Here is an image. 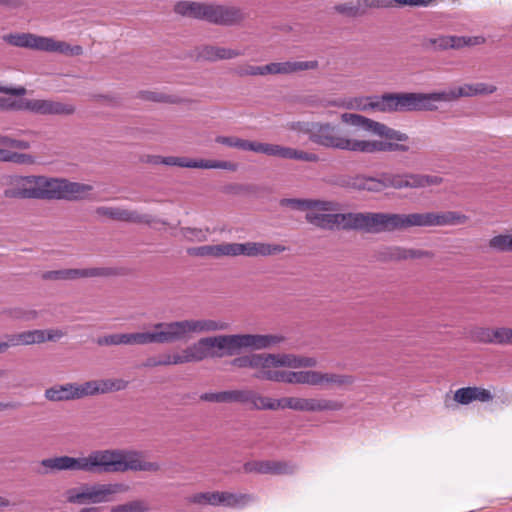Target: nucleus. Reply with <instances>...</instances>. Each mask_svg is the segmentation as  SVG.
Instances as JSON below:
<instances>
[{
    "label": "nucleus",
    "mask_w": 512,
    "mask_h": 512,
    "mask_svg": "<svg viewBox=\"0 0 512 512\" xmlns=\"http://www.w3.org/2000/svg\"><path fill=\"white\" fill-rule=\"evenodd\" d=\"M39 474L80 471L90 474L124 473L127 471L158 472V462L146 461L141 452L126 449L93 450L86 456H56L40 461Z\"/></svg>",
    "instance_id": "f257e3e1"
},
{
    "label": "nucleus",
    "mask_w": 512,
    "mask_h": 512,
    "mask_svg": "<svg viewBox=\"0 0 512 512\" xmlns=\"http://www.w3.org/2000/svg\"><path fill=\"white\" fill-rule=\"evenodd\" d=\"M317 364L318 361L315 357L292 353H252L234 358L231 361V365L234 367L255 370L254 377L256 379L280 383H285L287 371L278 370L277 368H314Z\"/></svg>",
    "instance_id": "f03ea898"
},
{
    "label": "nucleus",
    "mask_w": 512,
    "mask_h": 512,
    "mask_svg": "<svg viewBox=\"0 0 512 512\" xmlns=\"http://www.w3.org/2000/svg\"><path fill=\"white\" fill-rule=\"evenodd\" d=\"M245 404H249L255 410H279L290 409L304 413H321L340 411L343 403L337 400L324 397H283L273 399L271 397L262 396L259 393L246 389Z\"/></svg>",
    "instance_id": "7ed1b4c3"
},
{
    "label": "nucleus",
    "mask_w": 512,
    "mask_h": 512,
    "mask_svg": "<svg viewBox=\"0 0 512 512\" xmlns=\"http://www.w3.org/2000/svg\"><path fill=\"white\" fill-rule=\"evenodd\" d=\"M410 228V214L348 212L347 230L370 234L402 231Z\"/></svg>",
    "instance_id": "20e7f679"
},
{
    "label": "nucleus",
    "mask_w": 512,
    "mask_h": 512,
    "mask_svg": "<svg viewBox=\"0 0 512 512\" xmlns=\"http://www.w3.org/2000/svg\"><path fill=\"white\" fill-rule=\"evenodd\" d=\"M327 105L345 106L349 109L360 111L378 110L390 111H417V93H388L382 96L358 97L350 100L347 104L338 101H329Z\"/></svg>",
    "instance_id": "39448f33"
},
{
    "label": "nucleus",
    "mask_w": 512,
    "mask_h": 512,
    "mask_svg": "<svg viewBox=\"0 0 512 512\" xmlns=\"http://www.w3.org/2000/svg\"><path fill=\"white\" fill-rule=\"evenodd\" d=\"M175 12L224 26L237 24L244 19L243 12L237 7L191 1L178 2L175 5Z\"/></svg>",
    "instance_id": "423d86ee"
},
{
    "label": "nucleus",
    "mask_w": 512,
    "mask_h": 512,
    "mask_svg": "<svg viewBox=\"0 0 512 512\" xmlns=\"http://www.w3.org/2000/svg\"><path fill=\"white\" fill-rule=\"evenodd\" d=\"M292 128L307 134L309 139L319 146L362 152L363 140L349 139L338 135L336 127L330 123L298 122Z\"/></svg>",
    "instance_id": "0eeeda50"
},
{
    "label": "nucleus",
    "mask_w": 512,
    "mask_h": 512,
    "mask_svg": "<svg viewBox=\"0 0 512 512\" xmlns=\"http://www.w3.org/2000/svg\"><path fill=\"white\" fill-rule=\"evenodd\" d=\"M218 358L233 356L243 348L261 350L276 346L284 337L274 334H234L214 336Z\"/></svg>",
    "instance_id": "6e6552de"
},
{
    "label": "nucleus",
    "mask_w": 512,
    "mask_h": 512,
    "mask_svg": "<svg viewBox=\"0 0 512 512\" xmlns=\"http://www.w3.org/2000/svg\"><path fill=\"white\" fill-rule=\"evenodd\" d=\"M3 40L14 47L32 49L43 52L59 53L65 56H79L83 53L80 45H71L53 37L39 36L33 33H10Z\"/></svg>",
    "instance_id": "1a4fd4ad"
},
{
    "label": "nucleus",
    "mask_w": 512,
    "mask_h": 512,
    "mask_svg": "<svg viewBox=\"0 0 512 512\" xmlns=\"http://www.w3.org/2000/svg\"><path fill=\"white\" fill-rule=\"evenodd\" d=\"M339 209V203L335 201L311 200L305 219L324 230H347L348 213H334Z\"/></svg>",
    "instance_id": "9d476101"
},
{
    "label": "nucleus",
    "mask_w": 512,
    "mask_h": 512,
    "mask_svg": "<svg viewBox=\"0 0 512 512\" xmlns=\"http://www.w3.org/2000/svg\"><path fill=\"white\" fill-rule=\"evenodd\" d=\"M128 490L129 486L123 483L84 485L67 490L66 500L78 505L105 503L112 501L115 494Z\"/></svg>",
    "instance_id": "9b49d317"
},
{
    "label": "nucleus",
    "mask_w": 512,
    "mask_h": 512,
    "mask_svg": "<svg viewBox=\"0 0 512 512\" xmlns=\"http://www.w3.org/2000/svg\"><path fill=\"white\" fill-rule=\"evenodd\" d=\"M286 384H299L320 387H343L354 383V377L345 374L321 372L317 370L287 371Z\"/></svg>",
    "instance_id": "f8f14e48"
},
{
    "label": "nucleus",
    "mask_w": 512,
    "mask_h": 512,
    "mask_svg": "<svg viewBox=\"0 0 512 512\" xmlns=\"http://www.w3.org/2000/svg\"><path fill=\"white\" fill-rule=\"evenodd\" d=\"M170 323L172 341H187L193 334L224 331L229 328V323L216 319H186Z\"/></svg>",
    "instance_id": "ddd939ff"
},
{
    "label": "nucleus",
    "mask_w": 512,
    "mask_h": 512,
    "mask_svg": "<svg viewBox=\"0 0 512 512\" xmlns=\"http://www.w3.org/2000/svg\"><path fill=\"white\" fill-rule=\"evenodd\" d=\"M30 148L31 143L29 141L0 133V162L21 166L34 165L36 157L22 152Z\"/></svg>",
    "instance_id": "4468645a"
},
{
    "label": "nucleus",
    "mask_w": 512,
    "mask_h": 512,
    "mask_svg": "<svg viewBox=\"0 0 512 512\" xmlns=\"http://www.w3.org/2000/svg\"><path fill=\"white\" fill-rule=\"evenodd\" d=\"M215 338L205 337L185 347L180 352L171 353L172 365L199 362L206 358H218Z\"/></svg>",
    "instance_id": "2eb2a0df"
},
{
    "label": "nucleus",
    "mask_w": 512,
    "mask_h": 512,
    "mask_svg": "<svg viewBox=\"0 0 512 512\" xmlns=\"http://www.w3.org/2000/svg\"><path fill=\"white\" fill-rule=\"evenodd\" d=\"M341 120L346 124L358 127L364 131L370 132V133L380 136V137H384L389 140H394V141H398V142H406L409 139L407 134H405L401 131L389 128L382 123L373 121V120L366 118L359 114L343 113L341 115Z\"/></svg>",
    "instance_id": "dca6fc26"
},
{
    "label": "nucleus",
    "mask_w": 512,
    "mask_h": 512,
    "mask_svg": "<svg viewBox=\"0 0 512 512\" xmlns=\"http://www.w3.org/2000/svg\"><path fill=\"white\" fill-rule=\"evenodd\" d=\"M468 216L456 211L410 213L411 227L454 226L465 224Z\"/></svg>",
    "instance_id": "f3484780"
},
{
    "label": "nucleus",
    "mask_w": 512,
    "mask_h": 512,
    "mask_svg": "<svg viewBox=\"0 0 512 512\" xmlns=\"http://www.w3.org/2000/svg\"><path fill=\"white\" fill-rule=\"evenodd\" d=\"M153 343H173L169 322L155 323L151 331L126 333V345H147Z\"/></svg>",
    "instance_id": "a211bd4d"
},
{
    "label": "nucleus",
    "mask_w": 512,
    "mask_h": 512,
    "mask_svg": "<svg viewBox=\"0 0 512 512\" xmlns=\"http://www.w3.org/2000/svg\"><path fill=\"white\" fill-rule=\"evenodd\" d=\"M19 110H26L40 115H70L74 113L72 104L51 99H20Z\"/></svg>",
    "instance_id": "6ab92c4d"
},
{
    "label": "nucleus",
    "mask_w": 512,
    "mask_h": 512,
    "mask_svg": "<svg viewBox=\"0 0 512 512\" xmlns=\"http://www.w3.org/2000/svg\"><path fill=\"white\" fill-rule=\"evenodd\" d=\"M115 271L109 267H92L83 269H60L45 271L41 274L43 280H76L80 278L107 277L114 275Z\"/></svg>",
    "instance_id": "aec40b11"
},
{
    "label": "nucleus",
    "mask_w": 512,
    "mask_h": 512,
    "mask_svg": "<svg viewBox=\"0 0 512 512\" xmlns=\"http://www.w3.org/2000/svg\"><path fill=\"white\" fill-rule=\"evenodd\" d=\"M485 41L482 36H445L429 37L423 40V47L429 50L440 51L446 49H459L465 46H475L483 44Z\"/></svg>",
    "instance_id": "412c9836"
},
{
    "label": "nucleus",
    "mask_w": 512,
    "mask_h": 512,
    "mask_svg": "<svg viewBox=\"0 0 512 512\" xmlns=\"http://www.w3.org/2000/svg\"><path fill=\"white\" fill-rule=\"evenodd\" d=\"M286 247L280 244H271L264 242H245V243H230V256H271L282 253Z\"/></svg>",
    "instance_id": "4be33fe9"
},
{
    "label": "nucleus",
    "mask_w": 512,
    "mask_h": 512,
    "mask_svg": "<svg viewBox=\"0 0 512 512\" xmlns=\"http://www.w3.org/2000/svg\"><path fill=\"white\" fill-rule=\"evenodd\" d=\"M95 214L101 218L129 223L150 224L152 222V217L148 214H141L136 210L121 207L100 206L95 209Z\"/></svg>",
    "instance_id": "5701e85b"
},
{
    "label": "nucleus",
    "mask_w": 512,
    "mask_h": 512,
    "mask_svg": "<svg viewBox=\"0 0 512 512\" xmlns=\"http://www.w3.org/2000/svg\"><path fill=\"white\" fill-rule=\"evenodd\" d=\"M7 198L36 199V176H14L5 189Z\"/></svg>",
    "instance_id": "b1692460"
},
{
    "label": "nucleus",
    "mask_w": 512,
    "mask_h": 512,
    "mask_svg": "<svg viewBox=\"0 0 512 512\" xmlns=\"http://www.w3.org/2000/svg\"><path fill=\"white\" fill-rule=\"evenodd\" d=\"M395 174L383 173L379 177L354 176L352 189L368 192H381L387 188H394Z\"/></svg>",
    "instance_id": "393cba45"
},
{
    "label": "nucleus",
    "mask_w": 512,
    "mask_h": 512,
    "mask_svg": "<svg viewBox=\"0 0 512 512\" xmlns=\"http://www.w3.org/2000/svg\"><path fill=\"white\" fill-rule=\"evenodd\" d=\"M246 473H259V474H292L295 470L294 465L283 461H248L243 465Z\"/></svg>",
    "instance_id": "a878e982"
},
{
    "label": "nucleus",
    "mask_w": 512,
    "mask_h": 512,
    "mask_svg": "<svg viewBox=\"0 0 512 512\" xmlns=\"http://www.w3.org/2000/svg\"><path fill=\"white\" fill-rule=\"evenodd\" d=\"M443 178L437 175L424 174H395L394 189L402 188H424L427 186L440 185Z\"/></svg>",
    "instance_id": "bb28decb"
},
{
    "label": "nucleus",
    "mask_w": 512,
    "mask_h": 512,
    "mask_svg": "<svg viewBox=\"0 0 512 512\" xmlns=\"http://www.w3.org/2000/svg\"><path fill=\"white\" fill-rule=\"evenodd\" d=\"M319 66L317 60L272 62L265 65L266 75H290L306 70H315Z\"/></svg>",
    "instance_id": "cd10ccee"
},
{
    "label": "nucleus",
    "mask_w": 512,
    "mask_h": 512,
    "mask_svg": "<svg viewBox=\"0 0 512 512\" xmlns=\"http://www.w3.org/2000/svg\"><path fill=\"white\" fill-rule=\"evenodd\" d=\"M64 179L36 176V199H63Z\"/></svg>",
    "instance_id": "c85d7f7f"
},
{
    "label": "nucleus",
    "mask_w": 512,
    "mask_h": 512,
    "mask_svg": "<svg viewBox=\"0 0 512 512\" xmlns=\"http://www.w3.org/2000/svg\"><path fill=\"white\" fill-rule=\"evenodd\" d=\"M244 55V52L227 47L204 45L198 49L197 58L205 61L216 62L219 60H230Z\"/></svg>",
    "instance_id": "c756f323"
},
{
    "label": "nucleus",
    "mask_w": 512,
    "mask_h": 512,
    "mask_svg": "<svg viewBox=\"0 0 512 512\" xmlns=\"http://www.w3.org/2000/svg\"><path fill=\"white\" fill-rule=\"evenodd\" d=\"M493 398L494 396L489 389L477 386L459 388L454 393L455 402L461 405H468L474 401L490 402Z\"/></svg>",
    "instance_id": "7c9ffc66"
},
{
    "label": "nucleus",
    "mask_w": 512,
    "mask_h": 512,
    "mask_svg": "<svg viewBox=\"0 0 512 512\" xmlns=\"http://www.w3.org/2000/svg\"><path fill=\"white\" fill-rule=\"evenodd\" d=\"M246 389H235L220 392H206L200 395V400L213 403L245 404Z\"/></svg>",
    "instance_id": "2f4dec72"
},
{
    "label": "nucleus",
    "mask_w": 512,
    "mask_h": 512,
    "mask_svg": "<svg viewBox=\"0 0 512 512\" xmlns=\"http://www.w3.org/2000/svg\"><path fill=\"white\" fill-rule=\"evenodd\" d=\"M4 338L9 341L10 347L44 343L43 332L41 329L28 330L15 334H6L4 335Z\"/></svg>",
    "instance_id": "473e14b6"
},
{
    "label": "nucleus",
    "mask_w": 512,
    "mask_h": 512,
    "mask_svg": "<svg viewBox=\"0 0 512 512\" xmlns=\"http://www.w3.org/2000/svg\"><path fill=\"white\" fill-rule=\"evenodd\" d=\"M254 502V496L247 493L221 491V505L227 508L242 509Z\"/></svg>",
    "instance_id": "72a5a7b5"
},
{
    "label": "nucleus",
    "mask_w": 512,
    "mask_h": 512,
    "mask_svg": "<svg viewBox=\"0 0 512 512\" xmlns=\"http://www.w3.org/2000/svg\"><path fill=\"white\" fill-rule=\"evenodd\" d=\"M409 146L402 143L383 142V141H369L363 140L362 152L363 153H374V152H407Z\"/></svg>",
    "instance_id": "f704fd0d"
},
{
    "label": "nucleus",
    "mask_w": 512,
    "mask_h": 512,
    "mask_svg": "<svg viewBox=\"0 0 512 512\" xmlns=\"http://www.w3.org/2000/svg\"><path fill=\"white\" fill-rule=\"evenodd\" d=\"M417 111H433L437 109L438 102H448L446 90L432 93H417Z\"/></svg>",
    "instance_id": "c9c22d12"
},
{
    "label": "nucleus",
    "mask_w": 512,
    "mask_h": 512,
    "mask_svg": "<svg viewBox=\"0 0 512 512\" xmlns=\"http://www.w3.org/2000/svg\"><path fill=\"white\" fill-rule=\"evenodd\" d=\"M45 398L53 402L75 400L74 383L55 385L46 389Z\"/></svg>",
    "instance_id": "e433bc0d"
},
{
    "label": "nucleus",
    "mask_w": 512,
    "mask_h": 512,
    "mask_svg": "<svg viewBox=\"0 0 512 512\" xmlns=\"http://www.w3.org/2000/svg\"><path fill=\"white\" fill-rule=\"evenodd\" d=\"M189 254L200 257L230 256V243H222L217 245H204L189 250Z\"/></svg>",
    "instance_id": "4c0bfd02"
},
{
    "label": "nucleus",
    "mask_w": 512,
    "mask_h": 512,
    "mask_svg": "<svg viewBox=\"0 0 512 512\" xmlns=\"http://www.w3.org/2000/svg\"><path fill=\"white\" fill-rule=\"evenodd\" d=\"M296 149L277 144L258 142L256 153H262L268 156L280 157L283 159H295Z\"/></svg>",
    "instance_id": "58836bf2"
},
{
    "label": "nucleus",
    "mask_w": 512,
    "mask_h": 512,
    "mask_svg": "<svg viewBox=\"0 0 512 512\" xmlns=\"http://www.w3.org/2000/svg\"><path fill=\"white\" fill-rule=\"evenodd\" d=\"M92 186L77 182H70L64 179L63 199L65 200H80L88 196Z\"/></svg>",
    "instance_id": "ea45409f"
},
{
    "label": "nucleus",
    "mask_w": 512,
    "mask_h": 512,
    "mask_svg": "<svg viewBox=\"0 0 512 512\" xmlns=\"http://www.w3.org/2000/svg\"><path fill=\"white\" fill-rule=\"evenodd\" d=\"M215 142L231 148L243 151H257V141H249L235 136H217Z\"/></svg>",
    "instance_id": "a19ab883"
},
{
    "label": "nucleus",
    "mask_w": 512,
    "mask_h": 512,
    "mask_svg": "<svg viewBox=\"0 0 512 512\" xmlns=\"http://www.w3.org/2000/svg\"><path fill=\"white\" fill-rule=\"evenodd\" d=\"M188 501L192 504L196 505H211V506H220L221 505V491H213V492H198L192 494L188 497Z\"/></svg>",
    "instance_id": "79ce46f5"
},
{
    "label": "nucleus",
    "mask_w": 512,
    "mask_h": 512,
    "mask_svg": "<svg viewBox=\"0 0 512 512\" xmlns=\"http://www.w3.org/2000/svg\"><path fill=\"white\" fill-rule=\"evenodd\" d=\"M96 381L99 394L121 391L128 386V382L123 379H100Z\"/></svg>",
    "instance_id": "37998d69"
},
{
    "label": "nucleus",
    "mask_w": 512,
    "mask_h": 512,
    "mask_svg": "<svg viewBox=\"0 0 512 512\" xmlns=\"http://www.w3.org/2000/svg\"><path fill=\"white\" fill-rule=\"evenodd\" d=\"M490 249L497 252H512V234H499L489 240Z\"/></svg>",
    "instance_id": "c03bdc74"
},
{
    "label": "nucleus",
    "mask_w": 512,
    "mask_h": 512,
    "mask_svg": "<svg viewBox=\"0 0 512 512\" xmlns=\"http://www.w3.org/2000/svg\"><path fill=\"white\" fill-rule=\"evenodd\" d=\"M197 168L199 169H223L236 171L238 164L231 161L197 159Z\"/></svg>",
    "instance_id": "a18cd8bd"
},
{
    "label": "nucleus",
    "mask_w": 512,
    "mask_h": 512,
    "mask_svg": "<svg viewBox=\"0 0 512 512\" xmlns=\"http://www.w3.org/2000/svg\"><path fill=\"white\" fill-rule=\"evenodd\" d=\"M495 334L496 328L479 327L471 331V339L478 343L496 344Z\"/></svg>",
    "instance_id": "49530a36"
},
{
    "label": "nucleus",
    "mask_w": 512,
    "mask_h": 512,
    "mask_svg": "<svg viewBox=\"0 0 512 512\" xmlns=\"http://www.w3.org/2000/svg\"><path fill=\"white\" fill-rule=\"evenodd\" d=\"M448 102L456 101L461 97L476 96L474 84H464L459 87H453L446 90Z\"/></svg>",
    "instance_id": "de8ad7c7"
},
{
    "label": "nucleus",
    "mask_w": 512,
    "mask_h": 512,
    "mask_svg": "<svg viewBox=\"0 0 512 512\" xmlns=\"http://www.w3.org/2000/svg\"><path fill=\"white\" fill-rule=\"evenodd\" d=\"M233 73L239 77L246 76H266L265 65L255 66L248 63L240 64L236 66Z\"/></svg>",
    "instance_id": "09e8293b"
},
{
    "label": "nucleus",
    "mask_w": 512,
    "mask_h": 512,
    "mask_svg": "<svg viewBox=\"0 0 512 512\" xmlns=\"http://www.w3.org/2000/svg\"><path fill=\"white\" fill-rule=\"evenodd\" d=\"M74 393H75L76 399H81L83 397L99 394L98 387H97V381L91 380V381H87L80 385L74 383Z\"/></svg>",
    "instance_id": "8fccbe9b"
},
{
    "label": "nucleus",
    "mask_w": 512,
    "mask_h": 512,
    "mask_svg": "<svg viewBox=\"0 0 512 512\" xmlns=\"http://www.w3.org/2000/svg\"><path fill=\"white\" fill-rule=\"evenodd\" d=\"M163 164L167 166H178L182 168H197V159L167 156L164 157Z\"/></svg>",
    "instance_id": "3c124183"
},
{
    "label": "nucleus",
    "mask_w": 512,
    "mask_h": 512,
    "mask_svg": "<svg viewBox=\"0 0 512 512\" xmlns=\"http://www.w3.org/2000/svg\"><path fill=\"white\" fill-rule=\"evenodd\" d=\"M100 346L126 345V333L110 334L97 339Z\"/></svg>",
    "instance_id": "603ef678"
},
{
    "label": "nucleus",
    "mask_w": 512,
    "mask_h": 512,
    "mask_svg": "<svg viewBox=\"0 0 512 512\" xmlns=\"http://www.w3.org/2000/svg\"><path fill=\"white\" fill-rule=\"evenodd\" d=\"M310 202V199L284 198L280 200V205L294 210L307 211Z\"/></svg>",
    "instance_id": "864d4df0"
},
{
    "label": "nucleus",
    "mask_w": 512,
    "mask_h": 512,
    "mask_svg": "<svg viewBox=\"0 0 512 512\" xmlns=\"http://www.w3.org/2000/svg\"><path fill=\"white\" fill-rule=\"evenodd\" d=\"M181 234L189 241H204L207 238L206 231L199 228L183 227Z\"/></svg>",
    "instance_id": "5fc2aeb1"
},
{
    "label": "nucleus",
    "mask_w": 512,
    "mask_h": 512,
    "mask_svg": "<svg viewBox=\"0 0 512 512\" xmlns=\"http://www.w3.org/2000/svg\"><path fill=\"white\" fill-rule=\"evenodd\" d=\"M494 336L497 345H512V328H496V334Z\"/></svg>",
    "instance_id": "6e6d98bb"
},
{
    "label": "nucleus",
    "mask_w": 512,
    "mask_h": 512,
    "mask_svg": "<svg viewBox=\"0 0 512 512\" xmlns=\"http://www.w3.org/2000/svg\"><path fill=\"white\" fill-rule=\"evenodd\" d=\"M383 256L388 260H406L405 247L392 246L385 249Z\"/></svg>",
    "instance_id": "4d7b16f0"
},
{
    "label": "nucleus",
    "mask_w": 512,
    "mask_h": 512,
    "mask_svg": "<svg viewBox=\"0 0 512 512\" xmlns=\"http://www.w3.org/2000/svg\"><path fill=\"white\" fill-rule=\"evenodd\" d=\"M406 260L409 259H423V258H433L434 253L428 250L422 249H414V248H405Z\"/></svg>",
    "instance_id": "13d9d810"
},
{
    "label": "nucleus",
    "mask_w": 512,
    "mask_h": 512,
    "mask_svg": "<svg viewBox=\"0 0 512 512\" xmlns=\"http://www.w3.org/2000/svg\"><path fill=\"white\" fill-rule=\"evenodd\" d=\"M20 99L0 97V111H19Z\"/></svg>",
    "instance_id": "bf43d9fd"
},
{
    "label": "nucleus",
    "mask_w": 512,
    "mask_h": 512,
    "mask_svg": "<svg viewBox=\"0 0 512 512\" xmlns=\"http://www.w3.org/2000/svg\"><path fill=\"white\" fill-rule=\"evenodd\" d=\"M397 6L428 7L433 0H393Z\"/></svg>",
    "instance_id": "052dcab7"
},
{
    "label": "nucleus",
    "mask_w": 512,
    "mask_h": 512,
    "mask_svg": "<svg viewBox=\"0 0 512 512\" xmlns=\"http://www.w3.org/2000/svg\"><path fill=\"white\" fill-rule=\"evenodd\" d=\"M474 89H475V93L477 96V95L492 94L497 90V87L493 84L479 82V83H474Z\"/></svg>",
    "instance_id": "680f3d73"
},
{
    "label": "nucleus",
    "mask_w": 512,
    "mask_h": 512,
    "mask_svg": "<svg viewBox=\"0 0 512 512\" xmlns=\"http://www.w3.org/2000/svg\"><path fill=\"white\" fill-rule=\"evenodd\" d=\"M294 160H301V161H306V162H318L319 156L312 152H306L303 150L296 149Z\"/></svg>",
    "instance_id": "e2e57ef3"
},
{
    "label": "nucleus",
    "mask_w": 512,
    "mask_h": 512,
    "mask_svg": "<svg viewBox=\"0 0 512 512\" xmlns=\"http://www.w3.org/2000/svg\"><path fill=\"white\" fill-rule=\"evenodd\" d=\"M43 338L45 341H56L64 336V333L60 329H48L42 330Z\"/></svg>",
    "instance_id": "0e129e2a"
},
{
    "label": "nucleus",
    "mask_w": 512,
    "mask_h": 512,
    "mask_svg": "<svg viewBox=\"0 0 512 512\" xmlns=\"http://www.w3.org/2000/svg\"><path fill=\"white\" fill-rule=\"evenodd\" d=\"M0 93L10 94V95H14V96H23L26 93V89L22 86L15 87V88H9V87L0 85Z\"/></svg>",
    "instance_id": "69168bd1"
},
{
    "label": "nucleus",
    "mask_w": 512,
    "mask_h": 512,
    "mask_svg": "<svg viewBox=\"0 0 512 512\" xmlns=\"http://www.w3.org/2000/svg\"><path fill=\"white\" fill-rule=\"evenodd\" d=\"M127 505L129 512H144L147 510V504L140 500L129 502Z\"/></svg>",
    "instance_id": "338daca9"
},
{
    "label": "nucleus",
    "mask_w": 512,
    "mask_h": 512,
    "mask_svg": "<svg viewBox=\"0 0 512 512\" xmlns=\"http://www.w3.org/2000/svg\"><path fill=\"white\" fill-rule=\"evenodd\" d=\"M354 181V176H341L337 180V184L344 188L352 189V182Z\"/></svg>",
    "instance_id": "774afa93"
}]
</instances>
